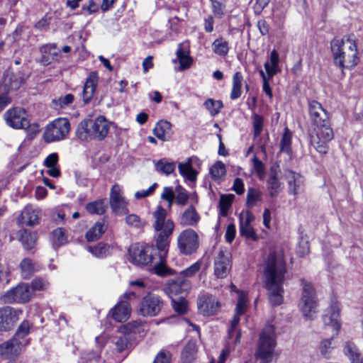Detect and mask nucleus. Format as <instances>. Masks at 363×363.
Segmentation results:
<instances>
[{"instance_id": "f257e3e1", "label": "nucleus", "mask_w": 363, "mask_h": 363, "mask_svg": "<svg viewBox=\"0 0 363 363\" xmlns=\"http://www.w3.org/2000/svg\"><path fill=\"white\" fill-rule=\"evenodd\" d=\"M154 218L153 228L158 233L156 238V247L142 245L134 243L128 248V260L138 266L154 264V272L159 276L167 274V269L164 264V255L169 243V237L172 234L174 224L171 219H167V211L158 206L152 213Z\"/></svg>"}, {"instance_id": "f03ea898", "label": "nucleus", "mask_w": 363, "mask_h": 363, "mask_svg": "<svg viewBox=\"0 0 363 363\" xmlns=\"http://www.w3.org/2000/svg\"><path fill=\"white\" fill-rule=\"evenodd\" d=\"M286 273L284 261L281 255L272 252L264 264V286L268 291V299L273 306L283 302V284Z\"/></svg>"}, {"instance_id": "7ed1b4c3", "label": "nucleus", "mask_w": 363, "mask_h": 363, "mask_svg": "<svg viewBox=\"0 0 363 363\" xmlns=\"http://www.w3.org/2000/svg\"><path fill=\"white\" fill-rule=\"evenodd\" d=\"M310 119L315 128L311 130L309 135L311 145L320 154L328 151V143L334 137L326 111L317 101H308Z\"/></svg>"}, {"instance_id": "20e7f679", "label": "nucleus", "mask_w": 363, "mask_h": 363, "mask_svg": "<svg viewBox=\"0 0 363 363\" xmlns=\"http://www.w3.org/2000/svg\"><path fill=\"white\" fill-rule=\"evenodd\" d=\"M330 48L334 62L340 67L352 69L357 65L359 57L354 35L333 39Z\"/></svg>"}, {"instance_id": "39448f33", "label": "nucleus", "mask_w": 363, "mask_h": 363, "mask_svg": "<svg viewBox=\"0 0 363 363\" xmlns=\"http://www.w3.org/2000/svg\"><path fill=\"white\" fill-rule=\"evenodd\" d=\"M110 128V122L104 116H99L94 119H88L79 123L76 130V135L81 140L89 139L104 140Z\"/></svg>"}, {"instance_id": "423d86ee", "label": "nucleus", "mask_w": 363, "mask_h": 363, "mask_svg": "<svg viewBox=\"0 0 363 363\" xmlns=\"http://www.w3.org/2000/svg\"><path fill=\"white\" fill-rule=\"evenodd\" d=\"M276 345L274 327L267 325L262 329L259 335L255 351V357L259 360V363H272Z\"/></svg>"}, {"instance_id": "0eeeda50", "label": "nucleus", "mask_w": 363, "mask_h": 363, "mask_svg": "<svg viewBox=\"0 0 363 363\" xmlns=\"http://www.w3.org/2000/svg\"><path fill=\"white\" fill-rule=\"evenodd\" d=\"M26 80L21 71L6 70L0 80V112L11 102L10 91L19 89Z\"/></svg>"}, {"instance_id": "6e6552de", "label": "nucleus", "mask_w": 363, "mask_h": 363, "mask_svg": "<svg viewBox=\"0 0 363 363\" xmlns=\"http://www.w3.org/2000/svg\"><path fill=\"white\" fill-rule=\"evenodd\" d=\"M232 291L238 293V302L235 307V313L231 320L230 328L228 330V337L230 339L235 337L233 342L236 345L240 342L241 333L238 330L237 326L240 322V316L243 315L248 306L247 294L243 291L237 290L234 284L230 285Z\"/></svg>"}, {"instance_id": "1a4fd4ad", "label": "nucleus", "mask_w": 363, "mask_h": 363, "mask_svg": "<svg viewBox=\"0 0 363 363\" xmlns=\"http://www.w3.org/2000/svg\"><path fill=\"white\" fill-rule=\"evenodd\" d=\"M301 296L298 303L300 311L304 317L311 319L312 313H315L318 306V298L313 284L304 279H301Z\"/></svg>"}, {"instance_id": "9d476101", "label": "nucleus", "mask_w": 363, "mask_h": 363, "mask_svg": "<svg viewBox=\"0 0 363 363\" xmlns=\"http://www.w3.org/2000/svg\"><path fill=\"white\" fill-rule=\"evenodd\" d=\"M70 130V123L65 118H59L49 123L44 131L43 138L47 143L59 141L65 138Z\"/></svg>"}, {"instance_id": "9b49d317", "label": "nucleus", "mask_w": 363, "mask_h": 363, "mask_svg": "<svg viewBox=\"0 0 363 363\" xmlns=\"http://www.w3.org/2000/svg\"><path fill=\"white\" fill-rule=\"evenodd\" d=\"M177 245L179 252L183 255H192L199 246L198 234L192 229L182 231L177 238Z\"/></svg>"}, {"instance_id": "f8f14e48", "label": "nucleus", "mask_w": 363, "mask_h": 363, "mask_svg": "<svg viewBox=\"0 0 363 363\" xmlns=\"http://www.w3.org/2000/svg\"><path fill=\"white\" fill-rule=\"evenodd\" d=\"M163 306V300L160 296L149 293L142 298L139 305V312L145 317L156 316L160 313Z\"/></svg>"}, {"instance_id": "ddd939ff", "label": "nucleus", "mask_w": 363, "mask_h": 363, "mask_svg": "<svg viewBox=\"0 0 363 363\" xmlns=\"http://www.w3.org/2000/svg\"><path fill=\"white\" fill-rule=\"evenodd\" d=\"M231 267L230 252L225 247H220L214 257V274L219 279L225 278Z\"/></svg>"}, {"instance_id": "4468645a", "label": "nucleus", "mask_w": 363, "mask_h": 363, "mask_svg": "<svg viewBox=\"0 0 363 363\" xmlns=\"http://www.w3.org/2000/svg\"><path fill=\"white\" fill-rule=\"evenodd\" d=\"M8 125L14 129H25L29 125L30 121L26 110L15 107L7 110L4 115Z\"/></svg>"}, {"instance_id": "2eb2a0df", "label": "nucleus", "mask_w": 363, "mask_h": 363, "mask_svg": "<svg viewBox=\"0 0 363 363\" xmlns=\"http://www.w3.org/2000/svg\"><path fill=\"white\" fill-rule=\"evenodd\" d=\"M32 296V290L28 284H19L16 286L6 291L2 296L5 303H24L30 301Z\"/></svg>"}, {"instance_id": "dca6fc26", "label": "nucleus", "mask_w": 363, "mask_h": 363, "mask_svg": "<svg viewBox=\"0 0 363 363\" xmlns=\"http://www.w3.org/2000/svg\"><path fill=\"white\" fill-rule=\"evenodd\" d=\"M197 306L201 313L210 316L218 311L220 303L216 296L207 292H201L198 296Z\"/></svg>"}, {"instance_id": "f3484780", "label": "nucleus", "mask_w": 363, "mask_h": 363, "mask_svg": "<svg viewBox=\"0 0 363 363\" xmlns=\"http://www.w3.org/2000/svg\"><path fill=\"white\" fill-rule=\"evenodd\" d=\"M110 206L113 213L123 216L128 212V202L123 196L122 189L118 184H114L110 192Z\"/></svg>"}, {"instance_id": "a211bd4d", "label": "nucleus", "mask_w": 363, "mask_h": 363, "mask_svg": "<svg viewBox=\"0 0 363 363\" xmlns=\"http://www.w3.org/2000/svg\"><path fill=\"white\" fill-rule=\"evenodd\" d=\"M190 289L191 282L182 277L171 279L165 289L169 297H186Z\"/></svg>"}, {"instance_id": "6ab92c4d", "label": "nucleus", "mask_w": 363, "mask_h": 363, "mask_svg": "<svg viewBox=\"0 0 363 363\" xmlns=\"http://www.w3.org/2000/svg\"><path fill=\"white\" fill-rule=\"evenodd\" d=\"M22 311L10 306L0 308V331H9L11 330Z\"/></svg>"}, {"instance_id": "aec40b11", "label": "nucleus", "mask_w": 363, "mask_h": 363, "mask_svg": "<svg viewBox=\"0 0 363 363\" xmlns=\"http://www.w3.org/2000/svg\"><path fill=\"white\" fill-rule=\"evenodd\" d=\"M340 309L337 304H332L327 308L323 315V320L326 329H331L333 336L337 335L340 329L339 321Z\"/></svg>"}, {"instance_id": "412c9836", "label": "nucleus", "mask_w": 363, "mask_h": 363, "mask_svg": "<svg viewBox=\"0 0 363 363\" xmlns=\"http://www.w3.org/2000/svg\"><path fill=\"white\" fill-rule=\"evenodd\" d=\"M285 178L289 185V193L294 196L301 194L304 190L303 177L298 173L291 170L285 172Z\"/></svg>"}, {"instance_id": "4be33fe9", "label": "nucleus", "mask_w": 363, "mask_h": 363, "mask_svg": "<svg viewBox=\"0 0 363 363\" xmlns=\"http://www.w3.org/2000/svg\"><path fill=\"white\" fill-rule=\"evenodd\" d=\"M41 58L40 62L47 66L52 63V61H58L61 57L60 51L57 50L55 43H48L40 48Z\"/></svg>"}, {"instance_id": "5701e85b", "label": "nucleus", "mask_w": 363, "mask_h": 363, "mask_svg": "<svg viewBox=\"0 0 363 363\" xmlns=\"http://www.w3.org/2000/svg\"><path fill=\"white\" fill-rule=\"evenodd\" d=\"M98 82L99 75L97 72H90L83 86L82 99L84 104H89L94 97Z\"/></svg>"}, {"instance_id": "b1692460", "label": "nucleus", "mask_w": 363, "mask_h": 363, "mask_svg": "<svg viewBox=\"0 0 363 363\" xmlns=\"http://www.w3.org/2000/svg\"><path fill=\"white\" fill-rule=\"evenodd\" d=\"M21 342L13 337L0 345V356L4 359H11L21 352Z\"/></svg>"}, {"instance_id": "393cba45", "label": "nucleus", "mask_w": 363, "mask_h": 363, "mask_svg": "<svg viewBox=\"0 0 363 363\" xmlns=\"http://www.w3.org/2000/svg\"><path fill=\"white\" fill-rule=\"evenodd\" d=\"M40 216V211L34 208L32 206H26L22 211L19 221L28 226H33L38 223Z\"/></svg>"}, {"instance_id": "a878e982", "label": "nucleus", "mask_w": 363, "mask_h": 363, "mask_svg": "<svg viewBox=\"0 0 363 363\" xmlns=\"http://www.w3.org/2000/svg\"><path fill=\"white\" fill-rule=\"evenodd\" d=\"M267 189L271 197L277 196L282 189V184L278 179V169L277 167H272L269 178L267 182Z\"/></svg>"}, {"instance_id": "bb28decb", "label": "nucleus", "mask_w": 363, "mask_h": 363, "mask_svg": "<svg viewBox=\"0 0 363 363\" xmlns=\"http://www.w3.org/2000/svg\"><path fill=\"white\" fill-rule=\"evenodd\" d=\"M130 305L127 301H121L111 311L112 317L118 322H125L130 317Z\"/></svg>"}, {"instance_id": "cd10ccee", "label": "nucleus", "mask_w": 363, "mask_h": 363, "mask_svg": "<svg viewBox=\"0 0 363 363\" xmlns=\"http://www.w3.org/2000/svg\"><path fill=\"white\" fill-rule=\"evenodd\" d=\"M153 133L158 139L168 141L173 134L172 124L167 121H160L154 128Z\"/></svg>"}, {"instance_id": "c85d7f7f", "label": "nucleus", "mask_w": 363, "mask_h": 363, "mask_svg": "<svg viewBox=\"0 0 363 363\" xmlns=\"http://www.w3.org/2000/svg\"><path fill=\"white\" fill-rule=\"evenodd\" d=\"M253 220V215L249 212L247 213L245 220L242 217H240V233L241 235L255 240L257 239V235L251 225V222Z\"/></svg>"}, {"instance_id": "c756f323", "label": "nucleus", "mask_w": 363, "mask_h": 363, "mask_svg": "<svg viewBox=\"0 0 363 363\" xmlns=\"http://www.w3.org/2000/svg\"><path fill=\"white\" fill-rule=\"evenodd\" d=\"M200 220V216L193 206H189L182 214L179 222L183 226H195Z\"/></svg>"}, {"instance_id": "7c9ffc66", "label": "nucleus", "mask_w": 363, "mask_h": 363, "mask_svg": "<svg viewBox=\"0 0 363 363\" xmlns=\"http://www.w3.org/2000/svg\"><path fill=\"white\" fill-rule=\"evenodd\" d=\"M279 57L278 52L273 50L270 53V60L264 63V69L269 79H272L280 72L279 67Z\"/></svg>"}, {"instance_id": "2f4dec72", "label": "nucleus", "mask_w": 363, "mask_h": 363, "mask_svg": "<svg viewBox=\"0 0 363 363\" xmlns=\"http://www.w3.org/2000/svg\"><path fill=\"white\" fill-rule=\"evenodd\" d=\"M344 354L351 363H363V357L357 346L352 342H345L343 346Z\"/></svg>"}, {"instance_id": "473e14b6", "label": "nucleus", "mask_w": 363, "mask_h": 363, "mask_svg": "<svg viewBox=\"0 0 363 363\" xmlns=\"http://www.w3.org/2000/svg\"><path fill=\"white\" fill-rule=\"evenodd\" d=\"M106 229L107 226L105 225L104 221H99L86 231L85 238L88 242H94L101 237Z\"/></svg>"}, {"instance_id": "72a5a7b5", "label": "nucleus", "mask_w": 363, "mask_h": 363, "mask_svg": "<svg viewBox=\"0 0 363 363\" xmlns=\"http://www.w3.org/2000/svg\"><path fill=\"white\" fill-rule=\"evenodd\" d=\"M178 170L185 179L189 182H195L196 180L197 172L192 167L191 158H189L185 162L179 163Z\"/></svg>"}, {"instance_id": "f704fd0d", "label": "nucleus", "mask_w": 363, "mask_h": 363, "mask_svg": "<svg viewBox=\"0 0 363 363\" xmlns=\"http://www.w3.org/2000/svg\"><path fill=\"white\" fill-rule=\"evenodd\" d=\"M243 76L240 72H236L233 76L232 89L230 92V99L235 100L240 97L242 86Z\"/></svg>"}, {"instance_id": "c9c22d12", "label": "nucleus", "mask_w": 363, "mask_h": 363, "mask_svg": "<svg viewBox=\"0 0 363 363\" xmlns=\"http://www.w3.org/2000/svg\"><path fill=\"white\" fill-rule=\"evenodd\" d=\"M210 174L216 182H219L224 180L226 174L225 164L221 161L216 162L210 168Z\"/></svg>"}, {"instance_id": "e433bc0d", "label": "nucleus", "mask_w": 363, "mask_h": 363, "mask_svg": "<svg viewBox=\"0 0 363 363\" xmlns=\"http://www.w3.org/2000/svg\"><path fill=\"white\" fill-rule=\"evenodd\" d=\"M87 250L96 257L104 258L111 254V247L108 244L99 242L96 246H88Z\"/></svg>"}, {"instance_id": "4c0bfd02", "label": "nucleus", "mask_w": 363, "mask_h": 363, "mask_svg": "<svg viewBox=\"0 0 363 363\" xmlns=\"http://www.w3.org/2000/svg\"><path fill=\"white\" fill-rule=\"evenodd\" d=\"M333 334L329 338H325L320 342L318 350L321 356L325 359H329L331 356L332 352L335 348V344L333 342Z\"/></svg>"}, {"instance_id": "58836bf2", "label": "nucleus", "mask_w": 363, "mask_h": 363, "mask_svg": "<svg viewBox=\"0 0 363 363\" xmlns=\"http://www.w3.org/2000/svg\"><path fill=\"white\" fill-rule=\"evenodd\" d=\"M155 169L157 172L164 174L167 176L174 173L176 164L167 159L163 158L155 163Z\"/></svg>"}, {"instance_id": "ea45409f", "label": "nucleus", "mask_w": 363, "mask_h": 363, "mask_svg": "<svg viewBox=\"0 0 363 363\" xmlns=\"http://www.w3.org/2000/svg\"><path fill=\"white\" fill-rule=\"evenodd\" d=\"M197 353L196 344L194 341H189L184 347L182 357L186 363H191L195 358Z\"/></svg>"}, {"instance_id": "a19ab883", "label": "nucleus", "mask_w": 363, "mask_h": 363, "mask_svg": "<svg viewBox=\"0 0 363 363\" xmlns=\"http://www.w3.org/2000/svg\"><path fill=\"white\" fill-rule=\"evenodd\" d=\"M262 201V193L260 190L255 188H249L247 193L246 204L247 207L252 208L257 203Z\"/></svg>"}, {"instance_id": "79ce46f5", "label": "nucleus", "mask_w": 363, "mask_h": 363, "mask_svg": "<svg viewBox=\"0 0 363 363\" xmlns=\"http://www.w3.org/2000/svg\"><path fill=\"white\" fill-rule=\"evenodd\" d=\"M105 200L99 199L89 202L86 206V211L91 214L101 215L106 211Z\"/></svg>"}, {"instance_id": "37998d69", "label": "nucleus", "mask_w": 363, "mask_h": 363, "mask_svg": "<svg viewBox=\"0 0 363 363\" xmlns=\"http://www.w3.org/2000/svg\"><path fill=\"white\" fill-rule=\"evenodd\" d=\"M212 50L218 55L225 56L229 50L228 43L223 38H218L213 43Z\"/></svg>"}, {"instance_id": "c03bdc74", "label": "nucleus", "mask_w": 363, "mask_h": 363, "mask_svg": "<svg viewBox=\"0 0 363 363\" xmlns=\"http://www.w3.org/2000/svg\"><path fill=\"white\" fill-rule=\"evenodd\" d=\"M19 240L26 249L30 250L34 247L36 237L34 233H32L26 230H23L20 231Z\"/></svg>"}, {"instance_id": "a18cd8bd", "label": "nucleus", "mask_w": 363, "mask_h": 363, "mask_svg": "<svg viewBox=\"0 0 363 363\" xmlns=\"http://www.w3.org/2000/svg\"><path fill=\"white\" fill-rule=\"evenodd\" d=\"M112 342L116 347L115 349L118 352L128 350L130 344L128 335H121L119 337H116L113 339Z\"/></svg>"}, {"instance_id": "49530a36", "label": "nucleus", "mask_w": 363, "mask_h": 363, "mask_svg": "<svg viewBox=\"0 0 363 363\" xmlns=\"http://www.w3.org/2000/svg\"><path fill=\"white\" fill-rule=\"evenodd\" d=\"M21 276L23 279H29L34 273V266L32 261L28 258H25L20 264Z\"/></svg>"}, {"instance_id": "de8ad7c7", "label": "nucleus", "mask_w": 363, "mask_h": 363, "mask_svg": "<svg viewBox=\"0 0 363 363\" xmlns=\"http://www.w3.org/2000/svg\"><path fill=\"white\" fill-rule=\"evenodd\" d=\"M203 106L209 111L212 116L217 115L223 105L221 101L208 99L203 104Z\"/></svg>"}, {"instance_id": "09e8293b", "label": "nucleus", "mask_w": 363, "mask_h": 363, "mask_svg": "<svg viewBox=\"0 0 363 363\" xmlns=\"http://www.w3.org/2000/svg\"><path fill=\"white\" fill-rule=\"evenodd\" d=\"M235 198L233 194L222 195L219 201V206L222 216H227L228 211L231 206L233 201Z\"/></svg>"}, {"instance_id": "8fccbe9b", "label": "nucleus", "mask_w": 363, "mask_h": 363, "mask_svg": "<svg viewBox=\"0 0 363 363\" xmlns=\"http://www.w3.org/2000/svg\"><path fill=\"white\" fill-rule=\"evenodd\" d=\"M280 150L281 152H284L287 154H290L291 152V134L288 130L285 129L281 141H280Z\"/></svg>"}, {"instance_id": "3c124183", "label": "nucleus", "mask_w": 363, "mask_h": 363, "mask_svg": "<svg viewBox=\"0 0 363 363\" xmlns=\"http://www.w3.org/2000/svg\"><path fill=\"white\" fill-rule=\"evenodd\" d=\"M172 299V306L174 310L183 314L187 311V303L185 297H170Z\"/></svg>"}, {"instance_id": "603ef678", "label": "nucleus", "mask_w": 363, "mask_h": 363, "mask_svg": "<svg viewBox=\"0 0 363 363\" xmlns=\"http://www.w3.org/2000/svg\"><path fill=\"white\" fill-rule=\"evenodd\" d=\"M52 241L55 247L62 246L66 242L67 237L62 228H58L53 230L52 233Z\"/></svg>"}, {"instance_id": "864d4df0", "label": "nucleus", "mask_w": 363, "mask_h": 363, "mask_svg": "<svg viewBox=\"0 0 363 363\" xmlns=\"http://www.w3.org/2000/svg\"><path fill=\"white\" fill-rule=\"evenodd\" d=\"M177 56L182 70L189 67L191 63V59L185 50L179 48L177 51Z\"/></svg>"}, {"instance_id": "5fc2aeb1", "label": "nucleus", "mask_w": 363, "mask_h": 363, "mask_svg": "<svg viewBox=\"0 0 363 363\" xmlns=\"http://www.w3.org/2000/svg\"><path fill=\"white\" fill-rule=\"evenodd\" d=\"M125 223L128 225L140 229L143 228L145 223L136 214H129L125 217Z\"/></svg>"}, {"instance_id": "6e6d98bb", "label": "nucleus", "mask_w": 363, "mask_h": 363, "mask_svg": "<svg viewBox=\"0 0 363 363\" xmlns=\"http://www.w3.org/2000/svg\"><path fill=\"white\" fill-rule=\"evenodd\" d=\"M263 122L264 120L262 116L257 113H254L252 115V125L255 137H258L261 134L263 128Z\"/></svg>"}, {"instance_id": "4d7b16f0", "label": "nucleus", "mask_w": 363, "mask_h": 363, "mask_svg": "<svg viewBox=\"0 0 363 363\" xmlns=\"http://www.w3.org/2000/svg\"><path fill=\"white\" fill-rule=\"evenodd\" d=\"M30 330V323L27 320L23 321L21 325L18 327L17 330L13 337H16L17 340L21 341V339L24 338Z\"/></svg>"}, {"instance_id": "13d9d810", "label": "nucleus", "mask_w": 363, "mask_h": 363, "mask_svg": "<svg viewBox=\"0 0 363 363\" xmlns=\"http://www.w3.org/2000/svg\"><path fill=\"white\" fill-rule=\"evenodd\" d=\"M201 265V264L199 262L192 264L190 267L182 271L179 277H182L186 279V277H191L194 276L199 271Z\"/></svg>"}, {"instance_id": "bf43d9fd", "label": "nucleus", "mask_w": 363, "mask_h": 363, "mask_svg": "<svg viewBox=\"0 0 363 363\" xmlns=\"http://www.w3.org/2000/svg\"><path fill=\"white\" fill-rule=\"evenodd\" d=\"M48 285H49V283L46 280H45L42 278H35L32 281L31 285L30 286V289H31L32 293H33V291H35V290H38V291L46 290L48 287Z\"/></svg>"}, {"instance_id": "052dcab7", "label": "nucleus", "mask_w": 363, "mask_h": 363, "mask_svg": "<svg viewBox=\"0 0 363 363\" xmlns=\"http://www.w3.org/2000/svg\"><path fill=\"white\" fill-rule=\"evenodd\" d=\"M174 199L178 205L185 206L187 203L189 196L186 190L179 186L177 189V195H175Z\"/></svg>"}, {"instance_id": "680f3d73", "label": "nucleus", "mask_w": 363, "mask_h": 363, "mask_svg": "<svg viewBox=\"0 0 363 363\" xmlns=\"http://www.w3.org/2000/svg\"><path fill=\"white\" fill-rule=\"evenodd\" d=\"M73 101L74 96L71 94H68L65 96L60 97L57 99H54L53 103H55L57 106H59L61 108H63L72 104Z\"/></svg>"}, {"instance_id": "e2e57ef3", "label": "nucleus", "mask_w": 363, "mask_h": 363, "mask_svg": "<svg viewBox=\"0 0 363 363\" xmlns=\"http://www.w3.org/2000/svg\"><path fill=\"white\" fill-rule=\"evenodd\" d=\"M253 163V169L259 176V177L262 178L264 174L265 168L263 162L259 160L256 156H255L252 159Z\"/></svg>"}, {"instance_id": "0e129e2a", "label": "nucleus", "mask_w": 363, "mask_h": 363, "mask_svg": "<svg viewBox=\"0 0 363 363\" xmlns=\"http://www.w3.org/2000/svg\"><path fill=\"white\" fill-rule=\"evenodd\" d=\"M171 357L169 351L162 350L157 354L153 363H170Z\"/></svg>"}, {"instance_id": "69168bd1", "label": "nucleus", "mask_w": 363, "mask_h": 363, "mask_svg": "<svg viewBox=\"0 0 363 363\" xmlns=\"http://www.w3.org/2000/svg\"><path fill=\"white\" fill-rule=\"evenodd\" d=\"M157 183H154L152 186H150L147 190L138 191L135 193V198L137 199H140L145 197H147L151 195L156 188L157 187Z\"/></svg>"}, {"instance_id": "338daca9", "label": "nucleus", "mask_w": 363, "mask_h": 363, "mask_svg": "<svg viewBox=\"0 0 363 363\" xmlns=\"http://www.w3.org/2000/svg\"><path fill=\"white\" fill-rule=\"evenodd\" d=\"M213 11L216 15L221 16L223 13L225 0H210Z\"/></svg>"}, {"instance_id": "774afa93", "label": "nucleus", "mask_w": 363, "mask_h": 363, "mask_svg": "<svg viewBox=\"0 0 363 363\" xmlns=\"http://www.w3.org/2000/svg\"><path fill=\"white\" fill-rule=\"evenodd\" d=\"M100 355L98 352L89 351L82 353L81 361L79 363H84L85 361H91L99 359Z\"/></svg>"}]
</instances>
